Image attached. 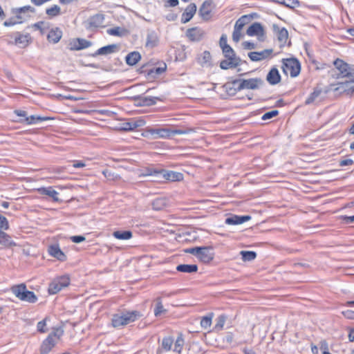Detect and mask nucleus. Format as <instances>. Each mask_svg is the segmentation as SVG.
Here are the masks:
<instances>
[{
  "label": "nucleus",
  "mask_w": 354,
  "mask_h": 354,
  "mask_svg": "<svg viewBox=\"0 0 354 354\" xmlns=\"http://www.w3.org/2000/svg\"><path fill=\"white\" fill-rule=\"evenodd\" d=\"M119 49L118 46L117 44H110L108 46H103L99 48L94 54L93 56L97 55H106L111 53H113L118 51Z\"/></svg>",
  "instance_id": "nucleus-24"
},
{
  "label": "nucleus",
  "mask_w": 354,
  "mask_h": 354,
  "mask_svg": "<svg viewBox=\"0 0 354 354\" xmlns=\"http://www.w3.org/2000/svg\"><path fill=\"white\" fill-rule=\"evenodd\" d=\"M16 24H19V22L15 19V17L10 18L9 19L4 21L3 25L5 26H11Z\"/></svg>",
  "instance_id": "nucleus-57"
},
{
  "label": "nucleus",
  "mask_w": 354,
  "mask_h": 354,
  "mask_svg": "<svg viewBox=\"0 0 354 354\" xmlns=\"http://www.w3.org/2000/svg\"><path fill=\"white\" fill-rule=\"evenodd\" d=\"M272 30L277 39L279 46V50L274 53L272 49H267V57L280 53L281 49L284 47L288 40V32L285 28H280L277 24H272Z\"/></svg>",
  "instance_id": "nucleus-2"
},
{
  "label": "nucleus",
  "mask_w": 354,
  "mask_h": 354,
  "mask_svg": "<svg viewBox=\"0 0 354 354\" xmlns=\"http://www.w3.org/2000/svg\"><path fill=\"white\" fill-rule=\"evenodd\" d=\"M12 13L15 17V19L19 22V24L23 23V21L28 17L29 16H25L22 13H18L15 12V8L12 9Z\"/></svg>",
  "instance_id": "nucleus-54"
},
{
  "label": "nucleus",
  "mask_w": 354,
  "mask_h": 354,
  "mask_svg": "<svg viewBox=\"0 0 354 354\" xmlns=\"http://www.w3.org/2000/svg\"><path fill=\"white\" fill-rule=\"evenodd\" d=\"M343 220L347 224L354 223V215L351 216H344Z\"/></svg>",
  "instance_id": "nucleus-64"
},
{
  "label": "nucleus",
  "mask_w": 354,
  "mask_h": 354,
  "mask_svg": "<svg viewBox=\"0 0 354 354\" xmlns=\"http://www.w3.org/2000/svg\"><path fill=\"white\" fill-rule=\"evenodd\" d=\"M281 68L284 74H289L290 77H296L300 73L301 64L295 57L283 59Z\"/></svg>",
  "instance_id": "nucleus-6"
},
{
  "label": "nucleus",
  "mask_w": 354,
  "mask_h": 354,
  "mask_svg": "<svg viewBox=\"0 0 354 354\" xmlns=\"http://www.w3.org/2000/svg\"><path fill=\"white\" fill-rule=\"evenodd\" d=\"M9 229V223L8 219L0 214V230H7Z\"/></svg>",
  "instance_id": "nucleus-51"
},
{
  "label": "nucleus",
  "mask_w": 354,
  "mask_h": 354,
  "mask_svg": "<svg viewBox=\"0 0 354 354\" xmlns=\"http://www.w3.org/2000/svg\"><path fill=\"white\" fill-rule=\"evenodd\" d=\"M144 124L145 121L143 120L131 119L128 122L122 123L120 129L123 131H132Z\"/></svg>",
  "instance_id": "nucleus-18"
},
{
  "label": "nucleus",
  "mask_w": 354,
  "mask_h": 354,
  "mask_svg": "<svg viewBox=\"0 0 354 354\" xmlns=\"http://www.w3.org/2000/svg\"><path fill=\"white\" fill-rule=\"evenodd\" d=\"M213 317V313L203 317L201 320V326L203 328H209L212 324V319Z\"/></svg>",
  "instance_id": "nucleus-44"
},
{
  "label": "nucleus",
  "mask_w": 354,
  "mask_h": 354,
  "mask_svg": "<svg viewBox=\"0 0 354 354\" xmlns=\"http://www.w3.org/2000/svg\"><path fill=\"white\" fill-rule=\"evenodd\" d=\"M158 42L156 34L153 31L149 32L147 35L146 46L149 48L155 47Z\"/></svg>",
  "instance_id": "nucleus-32"
},
{
  "label": "nucleus",
  "mask_w": 354,
  "mask_h": 354,
  "mask_svg": "<svg viewBox=\"0 0 354 354\" xmlns=\"http://www.w3.org/2000/svg\"><path fill=\"white\" fill-rule=\"evenodd\" d=\"M141 59V55L138 51H133L129 53L126 57L125 61L129 66L136 65Z\"/></svg>",
  "instance_id": "nucleus-30"
},
{
  "label": "nucleus",
  "mask_w": 354,
  "mask_h": 354,
  "mask_svg": "<svg viewBox=\"0 0 354 354\" xmlns=\"http://www.w3.org/2000/svg\"><path fill=\"white\" fill-rule=\"evenodd\" d=\"M102 174L109 180L114 179V174L108 169L104 170Z\"/></svg>",
  "instance_id": "nucleus-59"
},
{
  "label": "nucleus",
  "mask_w": 354,
  "mask_h": 354,
  "mask_svg": "<svg viewBox=\"0 0 354 354\" xmlns=\"http://www.w3.org/2000/svg\"><path fill=\"white\" fill-rule=\"evenodd\" d=\"M263 32V26L259 23L255 22L248 27V28L246 30V34L248 36L252 37L258 36L262 34Z\"/></svg>",
  "instance_id": "nucleus-26"
},
{
  "label": "nucleus",
  "mask_w": 354,
  "mask_h": 354,
  "mask_svg": "<svg viewBox=\"0 0 354 354\" xmlns=\"http://www.w3.org/2000/svg\"><path fill=\"white\" fill-rule=\"evenodd\" d=\"M46 14L50 18L57 17L61 15V8L57 5H53L46 10Z\"/></svg>",
  "instance_id": "nucleus-36"
},
{
  "label": "nucleus",
  "mask_w": 354,
  "mask_h": 354,
  "mask_svg": "<svg viewBox=\"0 0 354 354\" xmlns=\"http://www.w3.org/2000/svg\"><path fill=\"white\" fill-rule=\"evenodd\" d=\"M0 245H2L6 248H11L15 246L17 244L12 240L10 235L3 230H0Z\"/></svg>",
  "instance_id": "nucleus-29"
},
{
  "label": "nucleus",
  "mask_w": 354,
  "mask_h": 354,
  "mask_svg": "<svg viewBox=\"0 0 354 354\" xmlns=\"http://www.w3.org/2000/svg\"><path fill=\"white\" fill-rule=\"evenodd\" d=\"M46 318L37 323V328L39 332L44 333L47 331V330L46 329Z\"/></svg>",
  "instance_id": "nucleus-55"
},
{
  "label": "nucleus",
  "mask_w": 354,
  "mask_h": 354,
  "mask_svg": "<svg viewBox=\"0 0 354 354\" xmlns=\"http://www.w3.org/2000/svg\"><path fill=\"white\" fill-rule=\"evenodd\" d=\"M37 192L41 195H46L49 196L55 202L59 201L58 198L59 193L55 191L53 187H40L37 189Z\"/></svg>",
  "instance_id": "nucleus-21"
},
{
  "label": "nucleus",
  "mask_w": 354,
  "mask_h": 354,
  "mask_svg": "<svg viewBox=\"0 0 354 354\" xmlns=\"http://www.w3.org/2000/svg\"><path fill=\"white\" fill-rule=\"evenodd\" d=\"M30 39L29 35H21L19 34L18 37H16L15 39V42L16 44H21L22 46L28 45Z\"/></svg>",
  "instance_id": "nucleus-40"
},
{
  "label": "nucleus",
  "mask_w": 354,
  "mask_h": 354,
  "mask_svg": "<svg viewBox=\"0 0 354 354\" xmlns=\"http://www.w3.org/2000/svg\"><path fill=\"white\" fill-rule=\"evenodd\" d=\"M353 164V160L352 159H345L339 161V166L344 167L347 165H351Z\"/></svg>",
  "instance_id": "nucleus-62"
},
{
  "label": "nucleus",
  "mask_w": 354,
  "mask_h": 354,
  "mask_svg": "<svg viewBox=\"0 0 354 354\" xmlns=\"http://www.w3.org/2000/svg\"><path fill=\"white\" fill-rule=\"evenodd\" d=\"M176 270L178 272L192 273L197 272L198 266L196 264H180L176 267Z\"/></svg>",
  "instance_id": "nucleus-33"
},
{
  "label": "nucleus",
  "mask_w": 354,
  "mask_h": 354,
  "mask_svg": "<svg viewBox=\"0 0 354 354\" xmlns=\"http://www.w3.org/2000/svg\"><path fill=\"white\" fill-rule=\"evenodd\" d=\"M113 236L119 240H129L132 237L133 234L129 230H118L113 232Z\"/></svg>",
  "instance_id": "nucleus-34"
},
{
  "label": "nucleus",
  "mask_w": 354,
  "mask_h": 354,
  "mask_svg": "<svg viewBox=\"0 0 354 354\" xmlns=\"http://www.w3.org/2000/svg\"><path fill=\"white\" fill-rule=\"evenodd\" d=\"M257 15L255 13L245 15L241 17L235 23L234 31L232 33V39L235 42L239 41L241 38L243 37V34L241 30L243 28L249 24L252 19L254 18V16Z\"/></svg>",
  "instance_id": "nucleus-7"
},
{
  "label": "nucleus",
  "mask_w": 354,
  "mask_h": 354,
  "mask_svg": "<svg viewBox=\"0 0 354 354\" xmlns=\"http://www.w3.org/2000/svg\"><path fill=\"white\" fill-rule=\"evenodd\" d=\"M69 45L71 50H80L89 47L91 45V42L84 39L77 38L72 40Z\"/></svg>",
  "instance_id": "nucleus-15"
},
{
  "label": "nucleus",
  "mask_w": 354,
  "mask_h": 354,
  "mask_svg": "<svg viewBox=\"0 0 354 354\" xmlns=\"http://www.w3.org/2000/svg\"><path fill=\"white\" fill-rule=\"evenodd\" d=\"M281 81V75L277 68L273 67L270 69L269 73L267 74V82L270 84L274 85L278 84Z\"/></svg>",
  "instance_id": "nucleus-25"
},
{
  "label": "nucleus",
  "mask_w": 354,
  "mask_h": 354,
  "mask_svg": "<svg viewBox=\"0 0 354 354\" xmlns=\"http://www.w3.org/2000/svg\"><path fill=\"white\" fill-rule=\"evenodd\" d=\"M219 44H220V46H221V48L222 49V51L224 50H226V49H228V48H231V46H230L227 44V37L225 35H223L221 37L220 41H219Z\"/></svg>",
  "instance_id": "nucleus-53"
},
{
  "label": "nucleus",
  "mask_w": 354,
  "mask_h": 354,
  "mask_svg": "<svg viewBox=\"0 0 354 354\" xmlns=\"http://www.w3.org/2000/svg\"><path fill=\"white\" fill-rule=\"evenodd\" d=\"M344 316L349 319H354V311L348 310L346 311H344L343 313Z\"/></svg>",
  "instance_id": "nucleus-58"
},
{
  "label": "nucleus",
  "mask_w": 354,
  "mask_h": 354,
  "mask_svg": "<svg viewBox=\"0 0 354 354\" xmlns=\"http://www.w3.org/2000/svg\"><path fill=\"white\" fill-rule=\"evenodd\" d=\"M104 17L102 14H96L88 19L89 28H98L103 26Z\"/></svg>",
  "instance_id": "nucleus-22"
},
{
  "label": "nucleus",
  "mask_w": 354,
  "mask_h": 354,
  "mask_svg": "<svg viewBox=\"0 0 354 354\" xmlns=\"http://www.w3.org/2000/svg\"><path fill=\"white\" fill-rule=\"evenodd\" d=\"M171 136L176 134H189L191 133L195 132V129L193 128H185V129H170Z\"/></svg>",
  "instance_id": "nucleus-43"
},
{
  "label": "nucleus",
  "mask_w": 354,
  "mask_h": 354,
  "mask_svg": "<svg viewBox=\"0 0 354 354\" xmlns=\"http://www.w3.org/2000/svg\"><path fill=\"white\" fill-rule=\"evenodd\" d=\"M196 12V6L195 3H190L185 10L181 16V22L186 24L189 21Z\"/></svg>",
  "instance_id": "nucleus-17"
},
{
  "label": "nucleus",
  "mask_w": 354,
  "mask_h": 354,
  "mask_svg": "<svg viewBox=\"0 0 354 354\" xmlns=\"http://www.w3.org/2000/svg\"><path fill=\"white\" fill-rule=\"evenodd\" d=\"M11 291L21 301L34 304L37 300L35 293L28 290L24 283L13 286L11 288Z\"/></svg>",
  "instance_id": "nucleus-4"
},
{
  "label": "nucleus",
  "mask_w": 354,
  "mask_h": 354,
  "mask_svg": "<svg viewBox=\"0 0 354 354\" xmlns=\"http://www.w3.org/2000/svg\"><path fill=\"white\" fill-rule=\"evenodd\" d=\"M184 339L181 336L178 337L174 344V351L180 353L182 351Z\"/></svg>",
  "instance_id": "nucleus-46"
},
{
  "label": "nucleus",
  "mask_w": 354,
  "mask_h": 354,
  "mask_svg": "<svg viewBox=\"0 0 354 354\" xmlns=\"http://www.w3.org/2000/svg\"><path fill=\"white\" fill-rule=\"evenodd\" d=\"M212 247H195L187 250V252L196 256L203 263H209L214 259Z\"/></svg>",
  "instance_id": "nucleus-9"
},
{
  "label": "nucleus",
  "mask_w": 354,
  "mask_h": 354,
  "mask_svg": "<svg viewBox=\"0 0 354 354\" xmlns=\"http://www.w3.org/2000/svg\"><path fill=\"white\" fill-rule=\"evenodd\" d=\"M71 239L74 243H81L85 240V237L83 236H73L71 237Z\"/></svg>",
  "instance_id": "nucleus-61"
},
{
  "label": "nucleus",
  "mask_w": 354,
  "mask_h": 354,
  "mask_svg": "<svg viewBox=\"0 0 354 354\" xmlns=\"http://www.w3.org/2000/svg\"><path fill=\"white\" fill-rule=\"evenodd\" d=\"M50 120H53V118L50 117H44L33 115L29 117H26V119H24V121L28 124H32L39 122L47 121Z\"/></svg>",
  "instance_id": "nucleus-31"
},
{
  "label": "nucleus",
  "mask_w": 354,
  "mask_h": 354,
  "mask_svg": "<svg viewBox=\"0 0 354 354\" xmlns=\"http://www.w3.org/2000/svg\"><path fill=\"white\" fill-rule=\"evenodd\" d=\"M62 36V32L59 28H55L51 29L48 35L47 39L49 42H53V44L57 43Z\"/></svg>",
  "instance_id": "nucleus-28"
},
{
  "label": "nucleus",
  "mask_w": 354,
  "mask_h": 354,
  "mask_svg": "<svg viewBox=\"0 0 354 354\" xmlns=\"http://www.w3.org/2000/svg\"><path fill=\"white\" fill-rule=\"evenodd\" d=\"M240 254L241 255L242 259L243 261H250L254 260L256 257L257 254L255 252L253 251H241Z\"/></svg>",
  "instance_id": "nucleus-37"
},
{
  "label": "nucleus",
  "mask_w": 354,
  "mask_h": 354,
  "mask_svg": "<svg viewBox=\"0 0 354 354\" xmlns=\"http://www.w3.org/2000/svg\"><path fill=\"white\" fill-rule=\"evenodd\" d=\"M277 6H278L277 4H270V3H267V14L274 15L280 19L277 15L279 10L277 9Z\"/></svg>",
  "instance_id": "nucleus-48"
},
{
  "label": "nucleus",
  "mask_w": 354,
  "mask_h": 354,
  "mask_svg": "<svg viewBox=\"0 0 354 354\" xmlns=\"http://www.w3.org/2000/svg\"><path fill=\"white\" fill-rule=\"evenodd\" d=\"M95 111L100 115H106V116H110L113 113L112 111H111L109 110H106V109H100V110H96Z\"/></svg>",
  "instance_id": "nucleus-63"
},
{
  "label": "nucleus",
  "mask_w": 354,
  "mask_h": 354,
  "mask_svg": "<svg viewBox=\"0 0 354 354\" xmlns=\"http://www.w3.org/2000/svg\"><path fill=\"white\" fill-rule=\"evenodd\" d=\"M237 82L241 89H256L263 84V80L259 78L239 80Z\"/></svg>",
  "instance_id": "nucleus-11"
},
{
  "label": "nucleus",
  "mask_w": 354,
  "mask_h": 354,
  "mask_svg": "<svg viewBox=\"0 0 354 354\" xmlns=\"http://www.w3.org/2000/svg\"><path fill=\"white\" fill-rule=\"evenodd\" d=\"M15 12L18 13H22L25 15L27 12L34 13L35 12V9L30 6H25L21 8H16Z\"/></svg>",
  "instance_id": "nucleus-47"
},
{
  "label": "nucleus",
  "mask_w": 354,
  "mask_h": 354,
  "mask_svg": "<svg viewBox=\"0 0 354 354\" xmlns=\"http://www.w3.org/2000/svg\"><path fill=\"white\" fill-rule=\"evenodd\" d=\"M264 53H265V51H262L261 53L250 52L248 54V56L252 61L257 62V61H260L264 58Z\"/></svg>",
  "instance_id": "nucleus-45"
},
{
  "label": "nucleus",
  "mask_w": 354,
  "mask_h": 354,
  "mask_svg": "<svg viewBox=\"0 0 354 354\" xmlns=\"http://www.w3.org/2000/svg\"><path fill=\"white\" fill-rule=\"evenodd\" d=\"M333 65L339 71L337 77H346L348 79L344 82H338L337 85L343 86L349 83H354V64H350L342 59L337 58L334 60Z\"/></svg>",
  "instance_id": "nucleus-1"
},
{
  "label": "nucleus",
  "mask_w": 354,
  "mask_h": 354,
  "mask_svg": "<svg viewBox=\"0 0 354 354\" xmlns=\"http://www.w3.org/2000/svg\"><path fill=\"white\" fill-rule=\"evenodd\" d=\"M141 315L138 311H131L121 315H115L112 318L113 327H120L136 321Z\"/></svg>",
  "instance_id": "nucleus-5"
},
{
  "label": "nucleus",
  "mask_w": 354,
  "mask_h": 354,
  "mask_svg": "<svg viewBox=\"0 0 354 354\" xmlns=\"http://www.w3.org/2000/svg\"><path fill=\"white\" fill-rule=\"evenodd\" d=\"M166 68H167L166 64H163V66L156 67V68H153V69H151L150 71V72L149 73V74L155 73L156 74L160 75V74L162 73L164 71H165Z\"/></svg>",
  "instance_id": "nucleus-56"
},
{
  "label": "nucleus",
  "mask_w": 354,
  "mask_h": 354,
  "mask_svg": "<svg viewBox=\"0 0 354 354\" xmlns=\"http://www.w3.org/2000/svg\"><path fill=\"white\" fill-rule=\"evenodd\" d=\"M165 311V310L164 309V307L162 304L160 298H158L156 306V308L154 309V315L157 317V316H159L161 313H162Z\"/></svg>",
  "instance_id": "nucleus-49"
},
{
  "label": "nucleus",
  "mask_w": 354,
  "mask_h": 354,
  "mask_svg": "<svg viewBox=\"0 0 354 354\" xmlns=\"http://www.w3.org/2000/svg\"><path fill=\"white\" fill-rule=\"evenodd\" d=\"M242 45L245 49L252 50L255 48V44L252 42L244 41Z\"/></svg>",
  "instance_id": "nucleus-60"
},
{
  "label": "nucleus",
  "mask_w": 354,
  "mask_h": 354,
  "mask_svg": "<svg viewBox=\"0 0 354 354\" xmlns=\"http://www.w3.org/2000/svg\"><path fill=\"white\" fill-rule=\"evenodd\" d=\"M160 169H156L153 168H147L145 171V173L142 174L140 176H160Z\"/></svg>",
  "instance_id": "nucleus-50"
},
{
  "label": "nucleus",
  "mask_w": 354,
  "mask_h": 354,
  "mask_svg": "<svg viewBox=\"0 0 354 354\" xmlns=\"http://www.w3.org/2000/svg\"><path fill=\"white\" fill-rule=\"evenodd\" d=\"M142 105L143 106H151L153 105L156 103V100H158V97H147V96H141L140 97Z\"/></svg>",
  "instance_id": "nucleus-39"
},
{
  "label": "nucleus",
  "mask_w": 354,
  "mask_h": 354,
  "mask_svg": "<svg viewBox=\"0 0 354 354\" xmlns=\"http://www.w3.org/2000/svg\"><path fill=\"white\" fill-rule=\"evenodd\" d=\"M223 54L225 59L220 62L221 69L235 68L241 65V58L236 55L234 50L232 48L223 50Z\"/></svg>",
  "instance_id": "nucleus-3"
},
{
  "label": "nucleus",
  "mask_w": 354,
  "mask_h": 354,
  "mask_svg": "<svg viewBox=\"0 0 354 354\" xmlns=\"http://www.w3.org/2000/svg\"><path fill=\"white\" fill-rule=\"evenodd\" d=\"M198 63L202 67H210L212 64V55L207 50H205L197 57Z\"/></svg>",
  "instance_id": "nucleus-20"
},
{
  "label": "nucleus",
  "mask_w": 354,
  "mask_h": 354,
  "mask_svg": "<svg viewBox=\"0 0 354 354\" xmlns=\"http://www.w3.org/2000/svg\"><path fill=\"white\" fill-rule=\"evenodd\" d=\"M211 12L212 3L211 1H205L199 8L198 14L203 20L207 21L211 18Z\"/></svg>",
  "instance_id": "nucleus-16"
},
{
  "label": "nucleus",
  "mask_w": 354,
  "mask_h": 354,
  "mask_svg": "<svg viewBox=\"0 0 354 354\" xmlns=\"http://www.w3.org/2000/svg\"><path fill=\"white\" fill-rule=\"evenodd\" d=\"M166 205V200L165 198H158L152 202L153 208L156 210H160Z\"/></svg>",
  "instance_id": "nucleus-41"
},
{
  "label": "nucleus",
  "mask_w": 354,
  "mask_h": 354,
  "mask_svg": "<svg viewBox=\"0 0 354 354\" xmlns=\"http://www.w3.org/2000/svg\"><path fill=\"white\" fill-rule=\"evenodd\" d=\"M173 343L174 339L171 337H165L162 341V348L165 351H169L171 350Z\"/></svg>",
  "instance_id": "nucleus-42"
},
{
  "label": "nucleus",
  "mask_w": 354,
  "mask_h": 354,
  "mask_svg": "<svg viewBox=\"0 0 354 354\" xmlns=\"http://www.w3.org/2000/svg\"><path fill=\"white\" fill-rule=\"evenodd\" d=\"M122 29L120 27H115L107 30V33L110 35L121 36Z\"/></svg>",
  "instance_id": "nucleus-52"
},
{
  "label": "nucleus",
  "mask_w": 354,
  "mask_h": 354,
  "mask_svg": "<svg viewBox=\"0 0 354 354\" xmlns=\"http://www.w3.org/2000/svg\"><path fill=\"white\" fill-rule=\"evenodd\" d=\"M70 283V279L67 275L57 277L50 283L48 292L55 295L59 292L63 288L67 287Z\"/></svg>",
  "instance_id": "nucleus-10"
},
{
  "label": "nucleus",
  "mask_w": 354,
  "mask_h": 354,
  "mask_svg": "<svg viewBox=\"0 0 354 354\" xmlns=\"http://www.w3.org/2000/svg\"><path fill=\"white\" fill-rule=\"evenodd\" d=\"M185 35L191 41H199L205 36V32L201 28L194 27L187 29Z\"/></svg>",
  "instance_id": "nucleus-12"
},
{
  "label": "nucleus",
  "mask_w": 354,
  "mask_h": 354,
  "mask_svg": "<svg viewBox=\"0 0 354 354\" xmlns=\"http://www.w3.org/2000/svg\"><path fill=\"white\" fill-rule=\"evenodd\" d=\"M146 133L150 134L153 139L158 138H167L171 137V132L169 129H147Z\"/></svg>",
  "instance_id": "nucleus-13"
},
{
  "label": "nucleus",
  "mask_w": 354,
  "mask_h": 354,
  "mask_svg": "<svg viewBox=\"0 0 354 354\" xmlns=\"http://www.w3.org/2000/svg\"><path fill=\"white\" fill-rule=\"evenodd\" d=\"M267 3L277 4L279 6L294 9L299 6L298 0H267Z\"/></svg>",
  "instance_id": "nucleus-19"
},
{
  "label": "nucleus",
  "mask_w": 354,
  "mask_h": 354,
  "mask_svg": "<svg viewBox=\"0 0 354 354\" xmlns=\"http://www.w3.org/2000/svg\"><path fill=\"white\" fill-rule=\"evenodd\" d=\"M63 335V330L55 329L44 340L40 348V354H48L55 346L57 340Z\"/></svg>",
  "instance_id": "nucleus-8"
},
{
  "label": "nucleus",
  "mask_w": 354,
  "mask_h": 354,
  "mask_svg": "<svg viewBox=\"0 0 354 354\" xmlns=\"http://www.w3.org/2000/svg\"><path fill=\"white\" fill-rule=\"evenodd\" d=\"M160 176L165 180L170 181H180L183 179V174L180 172L160 169Z\"/></svg>",
  "instance_id": "nucleus-14"
},
{
  "label": "nucleus",
  "mask_w": 354,
  "mask_h": 354,
  "mask_svg": "<svg viewBox=\"0 0 354 354\" xmlns=\"http://www.w3.org/2000/svg\"><path fill=\"white\" fill-rule=\"evenodd\" d=\"M48 252L50 256L57 259L61 261H64L66 259V257L64 253L60 250L59 247L56 245H50L48 248Z\"/></svg>",
  "instance_id": "nucleus-23"
},
{
  "label": "nucleus",
  "mask_w": 354,
  "mask_h": 354,
  "mask_svg": "<svg viewBox=\"0 0 354 354\" xmlns=\"http://www.w3.org/2000/svg\"><path fill=\"white\" fill-rule=\"evenodd\" d=\"M227 319V317L225 315H219L216 319V324L214 326V330L219 331L223 328L224 324Z\"/></svg>",
  "instance_id": "nucleus-38"
},
{
  "label": "nucleus",
  "mask_w": 354,
  "mask_h": 354,
  "mask_svg": "<svg viewBox=\"0 0 354 354\" xmlns=\"http://www.w3.org/2000/svg\"><path fill=\"white\" fill-rule=\"evenodd\" d=\"M322 92V88L318 87L315 88L313 92H312L306 98L305 101V104L309 105L313 103L314 101L321 95Z\"/></svg>",
  "instance_id": "nucleus-35"
},
{
  "label": "nucleus",
  "mask_w": 354,
  "mask_h": 354,
  "mask_svg": "<svg viewBox=\"0 0 354 354\" xmlns=\"http://www.w3.org/2000/svg\"><path fill=\"white\" fill-rule=\"evenodd\" d=\"M250 218L249 216H236L233 215L225 219V223L227 225H239L248 221Z\"/></svg>",
  "instance_id": "nucleus-27"
}]
</instances>
